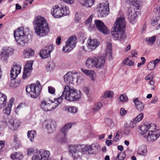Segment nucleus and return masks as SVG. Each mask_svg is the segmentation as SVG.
Here are the masks:
<instances>
[{"label": "nucleus", "mask_w": 160, "mask_h": 160, "mask_svg": "<svg viewBox=\"0 0 160 160\" xmlns=\"http://www.w3.org/2000/svg\"><path fill=\"white\" fill-rule=\"evenodd\" d=\"M12 103L8 104V106L3 110V112L7 115H9L11 111Z\"/></svg>", "instance_id": "obj_41"}, {"label": "nucleus", "mask_w": 160, "mask_h": 160, "mask_svg": "<svg viewBox=\"0 0 160 160\" xmlns=\"http://www.w3.org/2000/svg\"><path fill=\"white\" fill-rule=\"evenodd\" d=\"M31 72L24 70L22 78L24 79L27 78L30 76Z\"/></svg>", "instance_id": "obj_47"}, {"label": "nucleus", "mask_w": 160, "mask_h": 160, "mask_svg": "<svg viewBox=\"0 0 160 160\" xmlns=\"http://www.w3.org/2000/svg\"><path fill=\"white\" fill-rule=\"evenodd\" d=\"M73 48L71 47V45H70L68 42H66V45L63 48L62 51L65 52H68L71 51Z\"/></svg>", "instance_id": "obj_39"}, {"label": "nucleus", "mask_w": 160, "mask_h": 160, "mask_svg": "<svg viewBox=\"0 0 160 160\" xmlns=\"http://www.w3.org/2000/svg\"><path fill=\"white\" fill-rule=\"evenodd\" d=\"M97 11L98 12L100 16L102 17L107 15L109 11L108 3L106 2L99 4L97 8Z\"/></svg>", "instance_id": "obj_10"}, {"label": "nucleus", "mask_w": 160, "mask_h": 160, "mask_svg": "<svg viewBox=\"0 0 160 160\" xmlns=\"http://www.w3.org/2000/svg\"><path fill=\"white\" fill-rule=\"evenodd\" d=\"M95 0H80V3L83 6L91 8L94 3Z\"/></svg>", "instance_id": "obj_23"}, {"label": "nucleus", "mask_w": 160, "mask_h": 160, "mask_svg": "<svg viewBox=\"0 0 160 160\" xmlns=\"http://www.w3.org/2000/svg\"><path fill=\"white\" fill-rule=\"evenodd\" d=\"M22 154L19 152H16L11 154V158L13 160H22L23 158Z\"/></svg>", "instance_id": "obj_31"}, {"label": "nucleus", "mask_w": 160, "mask_h": 160, "mask_svg": "<svg viewBox=\"0 0 160 160\" xmlns=\"http://www.w3.org/2000/svg\"><path fill=\"white\" fill-rule=\"evenodd\" d=\"M156 127L155 124H152V128H150L147 137V140L148 141H154L160 136V131L158 129H156Z\"/></svg>", "instance_id": "obj_9"}, {"label": "nucleus", "mask_w": 160, "mask_h": 160, "mask_svg": "<svg viewBox=\"0 0 160 160\" xmlns=\"http://www.w3.org/2000/svg\"><path fill=\"white\" fill-rule=\"evenodd\" d=\"M156 40V37L153 36L151 37H147L145 38V41L148 45H153Z\"/></svg>", "instance_id": "obj_35"}, {"label": "nucleus", "mask_w": 160, "mask_h": 160, "mask_svg": "<svg viewBox=\"0 0 160 160\" xmlns=\"http://www.w3.org/2000/svg\"><path fill=\"white\" fill-rule=\"evenodd\" d=\"M158 24V21L156 18H152L151 20V24L153 26H155Z\"/></svg>", "instance_id": "obj_56"}, {"label": "nucleus", "mask_w": 160, "mask_h": 160, "mask_svg": "<svg viewBox=\"0 0 160 160\" xmlns=\"http://www.w3.org/2000/svg\"><path fill=\"white\" fill-rule=\"evenodd\" d=\"M143 117V114L141 113L138 115L134 119V121L138 122L141 121Z\"/></svg>", "instance_id": "obj_48"}, {"label": "nucleus", "mask_w": 160, "mask_h": 160, "mask_svg": "<svg viewBox=\"0 0 160 160\" xmlns=\"http://www.w3.org/2000/svg\"><path fill=\"white\" fill-rule=\"evenodd\" d=\"M120 99L122 102H125L126 101L128 98L126 94H122L120 97Z\"/></svg>", "instance_id": "obj_50"}, {"label": "nucleus", "mask_w": 160, "mask_h": 160, "mask_svg": "<svg viewBox=\"0 0 160 160\" xmlns=\"http://www.w3.org/2000/svg\"><path fill=\"white\" fill-rule=\"evenodd\" d=\"M34 51L32 49L27 48L23 52V56L25 58H29L33 56L34 54Z\"/></svg>", "instance_id": "obj_22"}, {"label": "nucleus", "mask_w": 160, "mask_h": 160, "mask_svg": "<svg viewBox=\"0 0 160 160\" xmlns=\"http://www.w3.org/2000/svg\"><path fill=\"white\" fill-rule=\"evenodd\" d=\"M55 67L54 63L52 62H50L48 63L47 68L48 71H52Z\"/></svg>", "instance_id": "obj_43"}, {"label": "nucleus", "mask_w": 160, "mask_h": 160, "mask_svg": "<svg viewBox=\"0 0 160 160\" xmlns=\"http://www.w3.org/2000/svg\"><path fill=\"white\" fill-rule=\"evenodd\" d=\"M125 22L124 16L122 15L117 19L112 29L111 33L115 40L123 41L127 37L125 32Z\"/></svg>", "instance_id": "obj_2"}, {"label": "nucleus", "mask_w": 160, "mask_h": 160, "mask_svg": "<svg viewBox=\"0 0 160 160\" xmlns=\"http://www.w3.org/2000/svg\"><path fill=\"white\" fill-rule=\"evenodd\" d=\"M69 13V8L61 3L54 6L51 10V14L56 18L68 15Z\"/></svg>", "instance_id": "obj_4"}, {"label": "nucleus", "mask_w": 160, "mask_h": 160, "mask_svg": "<svg viewBox=\"0 0 160 160\" xmlns=\"http://www.w3.org/2000/svg\"><path fill=\"white\" fill-rule=\"evenodd\" d=\"M23 27L18 28L14 31V36L18 45L23 46L27 43V36Z\"/></svg>", "instance_id": "obj_5"}, {"label": "nucleus", "mask_w": 160, "mask_h": 160, "mask_svg": "<svg viewBox=\"0 0 160 160\" xmlns=\"http://www.w3.org/2000/svg\"><path fill=\"white\" fill-rule=\"evenodd\" d=\"M42 86L40 83L37 81L36 83H32L27 86L26 91L33 98L38 97L42 89Z\"/></svg>", "instance_id": "obj_6"}, {"label": "nucleus", "mask_w": 160, "mask_h": 160, "mask_svg": "<svg viewBox=\"0 0 160 160\" xmlns=\"http://www.w3.org/2000/svg\"><path fill=\"white\" fill-rule=\"evenodd\" d=\"M65 82L67 83L74 84L80 83L82 79L80 76H78L76 73L68 72L64 76Z\"/></svg>", "instance_id": "obj_8"}, {"label": "nucleus", "mask_w": 160, "mask_h": 160, "mask_svg": "<svg viewBox=\"0 0 160 160\" xmlns=\"http://www.w3.org/2000/svg\"><path fill=\"white\" fill-rule=\"evenodd\" d=\"M32 62L31 61L28 62L26 64L24 70L31 72L32 68Z\"/></svg>", "instance_id": "obj_40"}, {"label": "nucleus", "mask_w": 160, "mask_h": 160, "mask_svg": "<svg viewBox=\"0 0 160 160\" xmlns=\"http://www.w3.org/2000/svg\"><path fill=\"white\" fill-rule=\"evenodd\" d=\"M119 133V132L118 131L116 133V136L114 138V140L115 142L118 141L119 139L120 136Z\"/></svg>", "instance_id": "obj_58"}, {"label": "nucleus", "mask_w": 160, "mask_h": 160, "mask_svg": "<svg viewBox=\"0 0 160 160\" xmlns=\"http://www.w3.org/2000/svg\"><path fill=\"white\" fill-rule=\"evenodd\" d=\"M35 32L40 37L47 35L49 31V27L46 19L41 16H38L33 22Z\"/></svg>", "instance_id": "obj_3"}, {"label": "nucleus", "mask_w": 160, "mask_h": 160, "mask_svg": "<svg viewBox=\"0 0 160 160\" xmlns=\"http://www.w3.org/2000/svg\"><path fill=\"white\" fill-rule=\"evenodd\" d=\"M35 150L32 148H29L27 151V154L29 155H31L34 152Z\"/></svg>", "instance_id": "obj_52"}, {"label": "nucleus", "mask_w": 160, "mask_h": 160, "mask_svg": "<svg viewBox=\"0 0 160 160\" xmlns=\"http://www.w3.org/2000/svg\"><path fill=\"white\" fill-rule=\"evenodd\" d=\"M123 63L126 64L129 66H133L134 65V62L130 59L127 58L123 61Z\"/></svg>", "instance_id": "obj_42"}, {"label": "nucleus", "mask_w": 160, "mask_h": 160, "mask_svg": "<svg viewBox=\"0 0 160 160\" xmlns=\"http://www.w3.org/2000/svg\"><path fill=\"white\" fill-rule=\"evenodd\" d=\"M46 127L50 133H51L54 130L55 127L54 125V122L52 120H48L45 122Z\"/></svg>", "instance_id": "obj_27"}, {"label": "nucleus", "mask_w": 160, "mask_h": 160, "mask_svg": "<svg viewBox=\"0 0 160 160\" xmlns=\"http://www.w3.org/2000/svg\"><path fill=\"white\" fill-rule=\"evenodd\" d=\"M112 46L111 43L110 42H108L107 43L106 54L107 56H108L109 59L110 60L112 59Z\"/></svg>", "instance_id": "obj_24"}, {"label": "nucleus", "mask_w": 160, "mask_h": 160, "mask_svg": "<svg viewBox=\"0 0 160 160\" xmlns=\"http://www.w3.org/2000/svg\"><path fill=\"white\" fill-rule=\"evenodd\" d=\"M98 147L99 146L97 143H92L88 146L84 145V154L86 152L89 154L95 153L97 151Z\"/></svg>", "instance_id": "obj_13"}, {"label": "nucleus", "mask_w": 160, "mask_h": 160, "mask_svg": "<svg viewBox=\"0 0 160 160\" xmlns=\"http://www.w3.org/2000/svg\"><path fill=\"white\" fill-rule=\"evenodd\" d=\"M132 58H137L138 56V52L136 51H133L132 52Z\"/></svg>", "instance_id": "obj_59"}, {"label": "nucleus", "mask_w": 160, "mask_h": 160, "mask_svg": "<svg viewBox=\"0 0 160 160\" xmlns=\"http://www.w3.org/2000/svg\"><path fill=\"white\" fill-rule=\"evenodd\" d=\"M152 123L144 124L139 128V132L142 134H144L148 131H149L150 128H152Z\"/></svg>", "instance_id": "obj_20"}, {"label": "nucleus", "mask_w": 160, "mask_h": 160, "mask_svg": "<svg viewBox=\"0 0 160 160\" xmlns=\"http://www.w3.org/2000/svg\"><path fill=\"white\" fill-rule=\"evenodd\" d=\"M155 66L153 63L151 61L149 63L147 66V68L149 70H152L154 69L155 68Z\"/></svg>", "instance_id": "obj_49"}, {"label": "nucleus", "mask_w": 160, "mask_h": 160, "mask_svg": "<svg viewBox=\"0 0 160 160\" xmlns=\"http://www.w3.org/2000/svg\"><path fill=\"white\" fill-rule=\"evenodd\" d=\"M160 62V59H156L155 60H153L152 61V62L153 63L154 65H155V66L159 62Z\"/></svg>", "instance_id": "obj_63"}, {"label": "nucleus", "mask_w": 160, "mask_h": 160, "mask_svg": "<svg viewBox=\"0 0 160 160\" xmlns=\"http://www.w3.org/2000/svg\"><path fill=\"white\" fill-rule=\"evenodd\" d=\"M6 124V123L4 121H0V131L3 130Z\"/></svg>", "instance_id": "obj_53"}, {"label": "nucleus", "mask_w": 160, "mask_h": 160, "mask_svg": "<svg viewBox=\"0 0 160 160\" xmlns=\"http://www.w3.org/2000/svg\"><path fill=\"white\" fill-rule=\"evenodd\" d=\"M72 126V125L71 123H68L65 125L61 129L60 134H62V135L63 136L62 138L63 142H66L65 138L66 132H68V129L71 128Z\"/></svg>", "instance_id": "obj_19"}, {"label": "nucleus", "mask_w": 160, "mask_h": 160, "mask_svg": "<svg viewBox=\"0 0 160 160\" xmlns=\"http://www.w3.org/2000/svg\"><path fill=\"white\" fill-rule=\"evenodd\" d=\"M13 142V143H18L19 142V141L18 137V135L17 134H15L14 136Z\"/></svg>", "instance_id": "obj_54"}, {"label": "nucleus", "mask_w": 160, "mask_h": 160, "mask_svg": "<svg viewBox=\"0 0 160 160\" xmlns=\"http://www.w3.org/2000/svg\"><path fill=\"white\" fill-rule=\"evenodd\" d=\"M53 47L52 45H49L45 47L39 52L40 56L42 59H46L50 57V53L52 51Z\"/></svg>", "instance_id": "obj_12"}, {"label": "nucleus", "mask_w": 160, "mask_h": 160, "mask_svg": "<svg viewBox=\"0 0 160 160\" xmlns=\"http://www.w3.org/2000/svg\"><path fill=\"white\" fill-rule=\"evenodd\" d=\"M20 124L19 121L14 118L9 119L7 123L9 128L13 131L16 130L19 126Z\"/></svg>", "instance_id": "obj_15"}, {"label": "nucleus", "mask_w": 160, "mask_h": 160, "mask_svg": "<svg viewBox=\"0 0 160 160\" xmlns=\"http://www.w3.org/2000/svg\"><path fill=\"white\" fill-rule=\"evenodd\" d=\"M100 44L99 42L96 39L89 38L87 42V47L88 52L94 50Z\"/></svg>", "instance_id": "obj_14"}, {"label": "nucleus", "mask_w": 160, "mask_h": 160, "mask_svg": "<svg viewBox=\"0 0 160 160\" xmlns=\"http://www.w3.org/2000/svg\"><path fill=\"white\" fill-rule=\"evenodd\" d=\"M126 2L130 4L135 6L137 9H139L140 7L139 0H126Z\"/></svg>", "instance_id": "obj_34"}, {"label": "nucleus", "mask_w": 160, "mask_h": 160, "mask_svg": "<svg viewBox=\"0 0 160 160\" xmlns=\"http://www.w3.org/2000/svg\"><path fill=\"white\" fill-rule=\"evenodd\" d=\"M81 70L85 74L89 76L91 80H94V78L95 76V72L93 70L84 69L83 68H81Z\"/></svg>", "instance_id": "obj_26"}, {"label": "nucleus", "mask_w": 160, "mask_h": 160, "mask_svg": "<svg viewBox=\"0 0 160 160\" xmlns=\"http://www.w3.org/2000/svg\"><path fill=\"white\" fill-rule=\"evenodd\" d=\"M61 37L60 36H58L56 40V43L58 45H59L61 44Z\"/></svg>", "instance_id": "obj_64"}, {"label": "nucleus", "mask_w": 160, "mask_h": 160, "mask_svg": "<svg viewBox=\"0 0 160 160\" xmlns=\"http://www.w3.org/2000/svg\"><path fill=\"white\" fill-rule=\"evenodd\" d=\"M21 67L18 65H15L12 68L11 71V78L12 80L15 79L18 75L20 73Z\"/></svg>", "instance_id": "obj_18"}, {"label": "nucleus", "mask_w": 160, "mask_h": 160, "mask_svg": "<svg viewBox=\"0 0 160 160\" xmlns=\"http://www.w3.org/2000/svg\"><path fill=\"white\" fill-rule=\"evenodd\" d=\"M96 61H97V58H89L86 61V65L89 68L96 67Z\"/></svg>", "instance_id": "obj_21"}, {"label": "nucleus", "mask_w": 160, "mask_h": 160, "mask_svg": "<svg viewBox=\"0 0 160 160\" xmlns=\"http://www.w3.org/2000/svg\"><path fill=\"white\" fill-rule=\"evenodd\" d=\"M133 101L136 108L138 110L142 111L144 109V105L141 101H138V99H135Z\"/></svg>", "instance_id": "obj_28"}, {"label": "nucleus", "mask_w": 160, "mask_h": 160, "mask_svg": "<svg viewBox=\"0 0 160 160\" xmlns=\"http://www.w3.org/2000/svg\"><path fill=\"white\" fill-rule=\"evenodd\" d=\"M81 95L80 91L71 87L68 85H65L60 97L55 99L54 102L47 99H44L40 103V107L45 111H51L57 107L62 102L63 97H64L65 99L68 101H77L81 98Z\"/></svg>", "instance_id": "obj_1"}, {"label": "nucleus", "mask_w": 160, "mask_h": 160, "mask_svg": "<svg viewBox=\"0 0 160 160\" xmlns=\"http://www.w3.org/2000/svg\"><path fill=\"white\" fill-rule=\"evenodd\" d=\"M95 24L99 31L104 34L108 33V29L102 22L98 20H96L95 21Z\"/></svg>", "instance_id": "obj_17"}, {"label": "nucleus", "mask_w": 160, "mask_h": 160, "mask_svg": "<svg viewBox=\"0 0 160 160\" xmlns=\"http://www.w3.org/2000/svg\"><path fill=\"white\" fill-rule=\"evenodd\" d=\"M126 157V154L125 152H120L118 154L115 160H123Z\"/></svg>", "instance_id": "obj_44"}, {"label": "nucleus", "mask_w": 160, "mask_h": 160, "mask_svg": "<svg viewBox=\"0 0 160 160\" xmlns=\"http://www.w3.org/2000/svg\"><path fill=\"white\" fill-rule=\"evenodd\" d=\"M147 152L146 146L142 145L139 147L137 152L139 155H144Z\"/></svg>", "instance_id": "obj_37"}, {"label": "nucleus", "mask_w": 160, "mask_h": 160, "mask_svg": "<svg viewBox=\"0 0 160 160\" xmlns=\"http://www.w3.org/2000/svg\"><path fill=\"white\" fill-rule=\"evenodd\" d=\"M7 102L6 96L0 92V109L3 108L6 105Z\"/></svg>", "instance_id": "obj_25"}, {"label": "nucleus", "mask_w": 160, "mask_h": 160, "mask_svg": "<svg viewBox=\"0 0 160 160\" xmlns=\"http://www.w3.org/2000/svg\"><path fill=\"white\" fill-rule=\"evenodd\" d=\"M84 145H72L69 146V152L75 158H80L84 154Z\"/></svg>", "instance_id": "obj_7"}, {"label": "nucleus", "mask_w": 160, "mask_h": 160, "mask_svg": "<svg viewBox=\"0 0 160 160\" xmlns=\"http://www.w3.org/2000/svg\"><path fill=\"white\" fill-rule=\"evenodd\" d=\"M13 51V49L10 47L4 48L0 52V59L4 62L7 63L9 54Z\"/></svg>", "instance_id": "obj_11"}, {"label": "nucleus", "mask_w": 160, "mask_h": 160, "mask_svg": "<svg viewBox=\"0 0 160 160\" xmlns=\"http://www.w3.org/2000/svg\"><path fill=\"white\" fill-rule=\"evenodd\" d=\"M32 160H42V157L39 151L37 152L36 155H34L32 158Z\"/></svg>", "instance_id": "obj_45"}, {"label": "nucleus", "mask_w": 160, "mask_h": 160, "mask_svg": "<svg viewBox=\"0 0 160 160\" xmlns=\"http://www.w3.org/2000/svg\"><path fill=\"white\" fill-rule=\"evenodd\" d=\"M113 95V91H106L104 93V97L105 98H111L112 97Z\"/></svg>", "instance_id": "obj_46"}, {"label": "nucleus", "mask_w": 160, "mask_h": 160, "mask_svg": "<svg viewBox=\"0 0 160 160\" xmlns=\"http://www.w3.org/2000/svg\"><path fill=\"white\" fill-rule=\"evenodd\" d=\"M127 111L125 110V109L123 108H122L121 109L120 114L122 116H123L127 113Z\"/></svg>", "instance_id": "obj_57"}, {"label": "nucleus", "mask_w": 160, "mask_h": 160, "mask_svg": "<svg viewBox=\"0 0 160 160\" xmlns=\"http://www.w3.org/2000/svg\"><path fill=\"white\" fill-rule=\"evenodd\" d=\"M48 92L52 94H53L55 93V90L54 88L50 86L48 87Z\"/></svg>", "instance_id": "obj_51"}, {"label": "nucleus", "mask_w": 160, "mask_h": 160, "mask_svg": "<svg viewBox=\"0 0 160 160\" xmlns=\"http://www.w3.org/2000/svg\"><path fill=\"white\" fill-rule=\"evenodd\" d=\"M105 60L103 57L97 58V61L96 63V68H101L104 65Z\"/></svg>", "instance_id": "obj_29"}, {"label": "nucleus", "mask_w": 160, "mask_h": 160, "mask_svg": "<svg viewBox=\"0 0 160 160\" xmlns=\"http://www.w3.org/2000/svg\"><path fill=\"white\" fill-rule=\"evenodd\" d=\"M102 104L100 102L96 103L94 106L92 110V112L94 113L98 111L102 107Z\"/></svg>", "instance_id": "obj_38"}, {"label": "nucleus", "mask_w": 160, "mask_h": 160, "mask_svg": "<svg viewBox=\"0 0 160 160\" xmlns=\"http://www.w3.org/2000/svg\"><path fill=\"white\" fill-rule=\"evenodd\" d=\"M64 110L67 112L74 114L77 112L78 109L75 107L68 106L64 107Z\"/></svg>", "instance_id": "obj_33"}, {"label": "nucleus", "mask_w": 160, "mask_h": 160, "mask_svg": "<svg viewBox=\"0 0 160 160\" xmlns=\"http://www.w3.org/2000/svg\"><path fill=\"white\" fill-rule=\"evenodd\" d=\"M75 21H77L78 22L80 19L79 15L78 13H75Z\"/></svg>", "instance_id": "obj_60"}, {"label": "nucleus", "mask_w": 160, "mask_h": 160, "mask_svg": "<svg viewBox=\"0 0 160 160\" xmlns=\"http://www.w3.org/2000/svg\"><path fill=\"white\" fill-rule=\"evenodd\" d=\"M76 37L75 36H71L67 41L66 42H68L70 45H71V47H74L75 46L76 43Z\"/></svg>", "instance_id": "obj_36"}, {"label": "nucleus", "mask_w": 160, "mask_h": 160, "mask_svg": "<svg viewBox=\"0 0 160 160\" xmlns=\"http://www.w3.org/2000/svg\"><path fill=\"white\" fill-rule=\"evenodd\" d=\"M124 133L126 135H128L130 132V130L128 128L125 127L123 131Z\"/></svg>", "instance_id": "obj_62"}, {"label": "nucleus", "mask_w": 160, "mask_h": 160, "mask_svg": "<svg viewBox=\"0 0 160 160\" xmlns=\"http://www.w3.org/2000/svg\"><path fill=\"white\" fill-rule=\"evenodd\" d=\"M39 152L41 155L42 160H49L48 158L50 155V153L49 151L42 149L39 151Z\"/></svg>", "instance_id": "obj_30"}, {"label": "nucleus", "mask_w": 160, "mask_h": 160, "mask_svg": "<svg viewBox=\"0 0 160 160\" xmlns=\"http://www.w3.org/2000/svg\"><path fill=\"white\" fill-rule=\"evenodd\" d=\"M149 82L150 85H151V86H153V87L151 88V89L154 90L155 87L154 86V85L155 83L154 81L152 80L150 81Z\"/></svg>", "instance_id": "obj_61"}, {"label": "nucleus", "mask_w": 160, "mask_h": 160, "mask_svg": "<svg viewBox=\"0 0 160 160\" xmlns=\"http://www.w3.org/2000/svg\"><path fill=\"white\" fill-rule=\"evenodd\" d=\"M126 16L130 23H134L137 17L136 11L132 10L131 8H128L126 12Z\"/></svg>", "instance_id": "obj_16"}, {"label": "nucleus", "mask_w": 160, "mask_h": 160, "mask_svg": "<svg viewBox=\"0 0 160 160\" xmlns=\"http://www.w3.org/2000/svg\"><path fill=\"white\" fill-rule=\"evenodd\" d=\"M27 136L28 138L32 142H33L34 138L36 136V132L35 130H32L28 132Z\"/></svg>", "instance_id": "obj_32"}, {"label": "nucleus", "mask_w": 160, "mask_h": 160, "mask_svg": "<svg viewBox=\"0 0 160 160\" xmlns=\"http://www.w3.org/2000/svg\"><path fill=\"white\" fill-rule=\"evenodd\" d=\"M92 16L91 15L89 17V18L87 20L85 21V24H86L87 26L89 25V24H91V22L92 21Z\"/></svg>", "instance_id": "obj_55"}]
</instances>
